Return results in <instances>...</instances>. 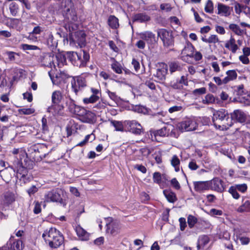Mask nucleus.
<instances>
[{"mask_svg": "<svg viewBox=\"0 0 250 250\" xmlns=\"http://www.w3.org/2000/svg\"><path fill=\"white\" fill-rule=\"evenodd\" d=\"M35 109L33 108H22L19 109V113L24 115H30L34 113Z\"/></svg>", "mask_w": 250, "mask_h": 250, "instance_id": "nucleus-47", "label": "nucleus"}, {"mask_svg": "<svg viewBox=\"0 0 250 250\" xmlns=\"http://www.w3.org/2000/svg\"><path fill=\"white\" fill-rule=\"evenodd\" d=\"M125 123L129 132L136 135H140L143 132L142 125L136 121H126Z\"/></svg>", "mask_w": 250, "mask_h": 250, "instance_id": "nucleus-6", "label": "nucleus"}, {"mask_svg": "<svg viewBox=\"0 0 250 250\" xmlns=\"http://www.w3.org/2000/svg\"><path fill=\"white\" fill-rule=\"evenodd\" d=\"M12 153L14 155L19 154V159L21 160L26 155L25 151L22 148H14L12 151Z\"/></svg>", "mask_w": 250, "mask_h": 250, "instance_id": "nucleus-42", "label": "nucleus"}, {"mask_svg": "<svg viewBox=\"0 0 250 250\" xmlns=\"http://www.w3.org/2000/svg\"><path fill=\"white\" fill-rule=\"evenodd\" d=\"M21 48L24 50H37L38 49V46L33 45H29L27 44H22L21 45Z\"/></svg>", "mask_w": 250, "mask_h": 250, "instance_id": "nucleus-56", "label": "nucleus"}, {"mask_svg": "<svg viewBox=\"0 0 250 250\" xmlns=\"http://www.w3.org/2000/svg\"><path fill=\"white\" fill-rule=\"evenodd\" d=\"M27 169L23 167L22 166H20L19 169H17V174H20L21 176V178H22L23 180L24 181V178L27 175ZM19 176L18 175L17 176Z\"/></svg>", "mask_w": 250, "mask_h": 250, "instance_id": "nucleus-45", "label": "nucleus"}, {"mask_svg": "<svg viewBox=\"0 0 250 250\" xmlns=\"http://www.w3.org/2000/svg\"><path fill=\"white\" fill-rule=\"evenodd\" d=\"M56 62L55 64H57L58 67L61 68L66 63V58L64 55L61 54H58L55 58Z\"/></svg>", "mask_w": 250, "mask_h": 250, "instance_id": "nucleus-31", "label": "nucleus"}, {"mask_svg": "<svg viewBox=\"0 0 250 250\" xmlns=\"http://www.w3.org/2000/svg\"><path fill=\"white\" fill-rule=\"evenodd\" d=\"M153 134L155 138L157 136L164 137L167 134V132L166 127H164L160 129L154 131Z\"/></svg>", "mask_w": 250, "mask_h": 250, "instance_id": "nucleus-44", "label": "nucleus"}, {"mask_svg": "<svg viewBox=\"0 0 250 250\" xmlns=\"http://www.w3.org/2000/svg\"><path fill=\"white\" fill-rule=\"evenodd\" d=\"M7 250H22V242L20 240H15L11 238L4 246Z\"/></svg>", "mask_w": 250, "mask_h": 250, "instance_id": "nucleus-10", "label": "nucleus"}, {"mask_svg": "<svg viewBox=\"0 0 250 250\" xmlns=\"http://www.w3.org/2000/svg\"><path fill=\"white\" fill-rule=\"evenodd\" d=\"M5 54L8 57L9 60L10 61H15L16 59L15 56L16 55H17L16 53L12 51H6Z\"/></svg>", "mask_w": 250, "mask_h": 250, "instance_id": "nucleus-57", "label": "nucleus"}, {"mask_svg": "<svg viewBox=\"0 0 250 250\" xmlns=\"http://www.w3.org/2000/svg\"><path fill=\"white\" fill-rule=\"evenodd\" d=\"M234 187L236 188L237 190H239V191L242 192H245L247 189V185L245 184L236 185Z\"/></svg>", "mask_w": 250, "mask_h": 250, "instance_id": "nucleus-60", "label": "nucleus"}, {"mask_svg": "<svg viewBox=\"0 0 250 250\" xmlns=\"http://www.w3.org/2000/svg\"><path fill=\"white\" fill-rule=\"evenodd\" d=\"M229 28L237 35L241 36L243 34V30L240 29L239 26L236 24H230L229 25Z\"/></svg>", "mask_w": 250, "mask_h": 250, "instance_id": "nucleus-40", "label": "nucleus"}, {"mask_svg": "<svg viewBox=\"0 0 250 250\" xmlns=\"http://www.w3.org/2000/svg\"><path fill=\"white\" fill-rule=\"evenodd\" d=\"M215 102V98L212 94H207L203 100L204 104H209Z\"/></svg>", "mask_w": 250, "mask_h": 250, "instance_id": "nucleus-48", "label": "nucleus"}, {"mask_svg": "<svg viewBox=\"0 0 250 250\" xmlns=\"http://www.w3.org/2000/svg\"><path fill=\"white\" fill-rule=\"evenodd\" d=\"M209 241V239L207 235H201L199 237L198 243H197V249H203Z\"/></svg>", "mask_w": 250, "mask_h": 250, "instance_id": "nucleus-30", "label": "nucleus"}, {"mask_svg": "<svg viewBox=\"0 0 250 250\" xmlns=\"http://www.w3.org/2000/svg\"><path fill=\"white\" fill-rule=\"evenodd\" d=\"M206 92V89L205 87L195 89L193 90V93L194 95H201Z\"/></svg>", "mask_w": 250, "mask_h": 250, "instance_id": "nucleus-64", "label": "nucleus"}, {"mask_svg": "<svg viewBox=\"0 0 250 250\" xmlns=\"http://www.w3.org/2000/svg\"><path fill=\"white\" fill-rule=\"evenodd\" d=\"M62 98V93L60 91H55L53 92L51 96L52 104L60 103Z\"/></svg>", "mask_w": 250, "mask_h": 250, "instance_id": "nucleus-33", "label": "nucleus"}, {"mask_svg": "<svg viewBox=\"0 0 250 250\" xmlns=\"http://www.w3.org/2000/svg\"><path fill=\"white\" fill-rule=\"evenodd\" d=\"M14 171L15 170L12 167L6 168L0 171V175L4 181L8 182L12 178L11 172Z\"/></svg>", "mask_w": 250, "mask_h": 250, "instance_id": "nucleus-26", "label": "nucleus"}, {"mask_svg": "<svg viewBox=\"0 0 250 250\" xmlns=\"http://www.w3.org/2000/svg\"><path fill=\"white\" fill-rule=\"evenodd\" d=\"M49 74L53 84L59 85L62 83H65L66 76L64 73H57L54 77H52L50 73H49Z\"/></svg>", "mask_w": 250, "mask_h": 250, "instance_id": "nucleus-20", "label": "nucleus"}, {"mask_svg": "<svg viewBox=\"0 0 250 250\" xmlns=\"http://www.w3.org/2000/svg\"><path fill=\"white\" fill-rule=\"evenodd\" d=\"M106 93L108 94L109 97L113 101L117 102L119 101V97L116 93L111 92L108 90L106 91Z\"/></svg>", "mask_w": 250, "mask_h": 250, "instance_id": "nucleus-54", "label": "nucleus"}, {"mask_svg": "<svg viewBox=\"0 0 250 250\" xmlns=\"http://www.w3.org/2000/svg\"><path fill=\"white\" fill-rule=\"evenodd\" d=\"M169 70L171 73L182 70V67L176 62H172L169 64Z\"/></svg>", "mask_w": 250, "mask_h": 250, "instance_id": "nucleus-41", "label": "nucleus"}, {"mask_svg": "<svg viewBox=\"0 0 250 250\" xmlns=\"http://www.w3.org/2000/svg\"><path fill=\"white\" fill-rule=\"evenodd\" d=\"M71 85L72 90L77 95L80 91L86 86L85 79L82 77H76L72 81Z\"/></svg>", "mask_w": 250, "mask_h": 250, "instance_id": "nucleus-7", "label": "nucleus"}, {"mask_svg": "<svg viewBox=\"0 0 250 250\" xmlns=\"http://www.w3.org/2000/svg\"><path fill=\"white\" fill-rule=\"evenodd\" d=\"M197 126V123L194 118H186L177 124L178 128L182 132L195 130Z\"/></svg>", "mask_w": 250, "mask_h": 250, "instance_id": "nucleus-4", "label": "nucleus"}, {"mask_svg": "<svg viewBox=\"0 0 250 250\" xmlns=\"http://www.w3.org/2000/svg\"><path fill=\"white\" fill-rule=\"evenodd\" d=\"M83 58H82V66L85 65L89 59V55L85 51H83Z\"/></svg>", "mask_w": 250, "mask_h": 250, "instance_id": "nucleus-51", "label": "nucleus"}, {"mask_svg": "<svg viewBox=\"0 0 250 250\" xmlns=\"http://www.w3.org/2000/svg\"><path fill=\"white\" fill-rule=\"evenodd\" d=\"M82 55L76 52H69L67 53V57L73 65L81 67Z\"/></svg>", "mask_w": 250, "mask_h": 250, "instance_id": "nucleus-13", "label": "nucleus"}, {"mask_svg": "<svg viewBox=\"0 0 250 250\" xmlns=\"http://www.w3.org/2000/svg\"><path fill=\"white\" fill-rule=\"evenodd\" d=\"M239 59L244 64H248L250 63V60L247 56L241 55L239 57Z\"/></svg>", "mask_w": 250, "mask_h": 250, "instance_id": "nucleus-61", "label": "nucleus"}, {"mask_svg": "<svg viewBox=\"0 0 250 250\" xmlns=\"http://www.w3.org/2000/svg\"><path fill=\"white\" fill-rule=\"evenodd\" d=\"M133 20L134 21L144 22L149 21L150 20V18L146 14L139 13L134 16Z\"/></svg>", "mask_w": 250, "mask_h": 250, "instance_id": "nucleus-29", "label": "nucleus"}, {"mask_svg": "<svg viewBox=\"0 0 250 250\" xmlns=\"http://www.w3.org/2000/svg\"><path fill=\"white\" fill-rule=\"evenodd\" d=\"M210 188L213 189L218 191H221L223 190L222 182L219 178H214L209 181Z\"/></svg>", "mask_w": 250, "mask_h": 250, "instance_id": "nucleus-23", "label": "nucleus"}, {"mask_svg": "<svg viewBox=\"0 0 250 250\" xmlns=\"http://www.w3.org/2000/svg\"><path fill=\"white\" fill-rule=\"evenodd\" d=\"M212 120L214 125L216 127L218 125V128L221 130H227L233 124L228 112L224 109L216 111L213 114Z\"/></svg>", "mask_w": 250, "mask_h": 250, "instance_id": "nucleus-2", "label": "nucleus"}, {"mask_svg": "<svg viewBox=\"0 0 250 250\" xmlns=\"http://www.w3.org/2000/svg\"><path fill=\"white\" fill-rule=\"evenodd\" d=\"M232 121V120H235L240 123H244L246 120V114L240 110H235L231 114V118H230Z\"/></svg>", "mask_w": 250, "mask_h": 250, "instance_id": "nucleus-18", "label": "nucleus"}, {"mask_svg": "<svg viewBox=\"0 0 250 250\" xmlns=\"http://www.w3.org/2000/svg\"><path fill=\"white\" fill-rule=\"evenodd\" d=\"M75 231L80 239L86 241L88 239L89 234L83 228L78 225L76 227Z\"/></svg>", "mask_w": 250, "mask_h": 250, "instance_id": "nucleus-25", "label": "nucleus"}, {"mask_svg": "<svg viewBox=\"0 0 250 250\" xmlns=\"http://www.w3.org/2000/svg\"><path fill=\"white\" fill-rule=\"evenodd\" d=\"M61 6L66 28L70 32L76 30L78 27L76 3L73 0H62Z\"/></svg>", "mask_w": 250, "mask_h": 250, "instance_id": "nucleus-1", "label": "nucleus"}, {"mask_svg": "<svg viewBox=\"0 0 250 250\" xmlns=\"http://www.w3.org/2000/svg\"><path fill=\"white\" fill-rule=\"evenodd\" d=\"M112 124L115 128V130L116 131H123L124 130L123 125L121 122L118 121H113L112 122Z\"/></svg>", "mask_w": 250, "mask_h": 250, "instance_id": "nucleus-53", "label": "nucleus"}, {"mask_svg": "<svg viewBox=\"0 0 250 250\" xmlns=\"http://www.w3.org/2000/svg\"><path fill=\"white\" fill-rule=\"evenodd\" d=\"M65 192L61 189H57L46 192L44 196V202H58L63 206L66 205L65 201L63 199Z\"/></svg>", "mask_w": 250, "mask_h": 250, "instance_id": "nucleus-3", "label": "nucleus"}, {"mask_svg": "<svg viewBox=\"0 0 250 250\" xmlns=\"http://www.w3.org/2000/svg\"><path fill=\"white\" fill-rule=\"evenodd\" d=\"M237 189L234 186H231L229 189V192L231 194L232 197L235 199H238L240 195L237 191Z\"/></svg>", "mask_w": 250, "mask_h": 250, "instance_id": "nucleus-49", "label": "nucleus"}, {"mask_svg": "<svg viewBox=\"0 0 250 250\" xmlns=\"http://www.w3.org/2000/svg\"><path fill=\"white\" fill-rule=\"evenodd\" d=\"M194 186L195 190L199 192L210 189L209 181L195 182Z\"/></svg>", "mask_w": 250, "mask_h": 250, "instance_id": "nucleus-19", "label": "nucleus"}, {"mask_svg": "<svg viewBox=\"0 0 250 250\" xmlns=\"http://www.w3.org/2000/svg\"><path fill=\"white\" fill-rule=\"evenodd\" d=\"M107 23L110 28L113 29H117L119 27V20L114 15L109 16Z\"/></svg>", "mask_w": 250, "mask_h": 250, "instance_id": "nucleus-28", "label": "nucleus"}, {"mask_svg": "<svg viewBox=\"0 0 250 250\" xmlns=\"http://www.w3.org/2000/svg\"><path fill=\"white\" fill-rule=\"evenodd\" d=\"M237 211L240 213L250 211V202L249 201H246L241 206L238 208Z\"/></svg>", "mask_w": 250, "mask_h": 250, "instance_id": "nucleus-38", "label": "nucleus"}, {"mask_svg": "<svg viewBox=\"0 0 250 250\" xmlns=\"http://www.w3.org/2000/svg\"><path fill=\"white\" fill-rule=\"evenodd\" d=\"M226 74L229 78V80L233 81L237 78V74L234 70H228L226 72Z\"/></svg>", "mask_w": 250, "mask_h": 250, "instance_id": "nucleus-52", "label": "nucleus"}, {"mask_svg": "<svg viewBox=\"0 0 250 250\" xmlns=\"http://www.w3.org/2000/svg\"><path fill=\"white\" fill-rule=\"evenodd\" d=\"M50 241L52 243L49 242L48 243L49 247L51 248H57L62 244L63 241V238L60 232L57 230L55 232V234H54L52 237Z\"/></svg>", "mask_w": 250, "mask_h": 250, "instance_id": "nucleus-9", "label": "nucleus"}, {"mask_svg": "<svg viewBox=\"0 0 250 250\" xmlns=\"http://www.w3.org/2000/svg\"><path fill=\"white\" fill-rule=\"evenodd\" d=\"M194 49L195 48L194 46L191 44H188L182 50L181 54L192 57L193 56Z\"/></svg>", "mask_w": 250, "mask_h": 250, "instance_id": "nucleus-35", "label": "nucleus"}, {"mask_svg": "<svg viewBox=\"0 0 250 250\" xmlns=\"http://www.w3.org/2000/svg\"><path fill=\"white\" fill-rule=\"evenodd\" d=\"M171 185L176 189H179L181 188L180 185L177 180L174 178L170 181Z\"/></svg>", "mask_w": 250, "mask_h": 250, "instance_id": "nucleus-58", "label": "nucleus"}, {"mask_svg": "<svg viewBox=\"0 0 250 250\" xmlns=\"http://www.w3.org/2000/svg\"><path fill=\"white\" fill-rule=\"evenodd\" d=\"M168 67L167 64L162 63L160 64L159 68L157 69L155 76L158 80L163 81L165 80L166 76L167 73Z\"/></svg>", "mask_w": 250, "mask_h": 250, "instance_id": "nucleus-15", "label": "nucleus"}, {"mask_svg": "<svg viewBox=\"0 0 250 250\" xmlns=\"http://www.w3.org/2000/svg\"><path fill=\"white\" fill-rule=\"evenodd\" d=\"M78 116H81L83 122L87 123H93L96 120V116L95 114L90 111H87L84 109V112H83L82 114H78Z\"/></svg>", "mask_w": 250, "mask_h": 250, "instance_id": "nucleus-17", "label": "nucleus"}, {"mask_svg": "<svg viewBox=\"0 0 250 250\" xmlns=\"http://www.w3.org/2000/svg\"><path fill=\"white\" fill-rule=\"evenodd\" d=\"M153 180L155 183L159 184L161 181V175L159 172H156L153 173Z\"/></svg>", "mask_w": 250, "mask_h": 250, "instance_id": "nucleus-59", "label": "nucleus"}, {"mask_svg": "<svg viewBox=\"0 0 250 250\" xmlns=\"http://www.w3.org/2000/svg\"><path fill=\"white\" fill-rule=\"evenodd\" d=\"M179 221L180 223V227L181 230H182V231L184 230L186 227H187L186 219L184 218H180L179 219Z\"/></svg>", "mask_w": 250, "mask_h": 250, "instance_id": "nucleus-62", "label": "nucleus"}, {"mask_svg": "<svg viewBox=\"0 0 250 250\" xmlns=\"http://www.w3.org/2000/svg\"><path fill=\"white\" fill-rule=\"evenodd\" d=\"M205 10L206 12L211 13L213 12V4L212 2L210 0H208L206 3L205 7Z\"/></svg>", "mask_w": 250, "mask_h": 250, "instance_id": "nucleus-50", "label": "nucleus"}, {"mask_svg": "<svg viewBox=\"0 0 250 250\" xmlns=\"http://www.w3.org/2000/svg\"><path fill=\"white\" fill-rule=\"evenodd\" d=\"M64 106L60 103L52 104L47 108V111L54 116L62 115L63 113Z\"/></svg>", "mask_w": 250, "mask_h": 250, "instance_id": "nucleus-14", "label": "nucleus"}, {"mask_svg": "<svg viewBox=\"0 0 250 250\" xmlns=\"http://www.w3.org/2000/svg\"><path fill=\"white\" fill-rule=\"evenodd\" d=\"M66 104L69 111L72 114L78 115V114H82L83 112H84V108L77 105L74 101L71 99H69L66 102Z\"/></svg>", "mask_w": 250, "mask_h": 250, "instance_id": "nucleus-8", "label": "nucleus"}, {"mask_svg": "<svg viewBox=\"0 0 250 250\" xmlns=\"http://www.w3.org/2000/svg\"><path fill=\"white\" fill-rule=\"evenodd\" d=\"M6 111H8V109L3 107L0 108V121L3 123L8 122L10 117L9 115L6 114Z\"/></svg>", "mask_w": 250, "mask_h": 250, "instance_id": "nucleus-39", "label": "nucleus"}, {"mask_svg": "<svg viewBox=\"0 0 250 250\" xmlns=\"http://www.w3.org/2000/svg\"><path fill=\"white\" fill-rule=\"evenodd\" d=\"M92 95L89 98H84L83 101L85 104H92L97 102L100 99V92L98 89L91 88Z\"/></svg>", "mask_w": 250, "mask_h": 250, "instance_id": "nucleus-12", "label": "nucleus"}, {"mask_svg": "<svg viewBox=\"0 0 250 250\" xmlns=\"http://www.w3.org/2000/svg\"><path fill=\"white\" fill-rule=\"evenodd\" d=\"M158 38H160L165 46H169L173 42L171 32L166 29H159L157 31Z\"/></svg>", "mask_w": 250, "mask_h": 250, "instance_id": "nucleus-5", "label": "nucleus"}, {"mask_svg": "<svg viewBox=\"0 0 250 250\" xmlns=\"http://www.w3.org/2000/svg\"><path fill=\"white\" fill-rule=\"evenodd\" d=\"M140 38L145 41L147 43H152L155 41V35L152 32L146 31L141 32L139 34Z\"/></svg>", "mask_w": 250, "mask_h": 250, "instance_id": "nucleus-16", "label": "nucleus"}, {"mask_svg": "<svg viewBox=\"0 0 250 250\" xmlns=\"http://www.w3.org/2000/svg\"><path fill=\"white\" fill-rule=\"evenodd\" d=\"M197 218L193 215H189L188 217V223L190 228H192L197 223Z\"/></svg>", "mask_w": 250, "mask_h": 250, "instance_id": "nucleus-46", "label": "nucleus"}, {"mask_svg": "<svg viewBox=\"0 0 250 250\" xmlns=\"http://www.w3.org/2000/svg\"><path fill=\"white\" fill-rule=\"evenodd\" d=\"M218 42H219V39L216 35H212L208 38L207 43H215Z\"/></svg>", "mask_w": 250, "mask_h": 250, "instance_id": "nucleus-55", "label": "nucleus"}, {"mask_svg": "<svg viewBox=\"0 0 250 250\" xmlns=\"http://www.w3.org/2000/svg\"><path fill=\"white\" fill-rule=\"evenodd\" d=\"M170 163L176 172L180 170V161L177 155H174L172 157Z\"/></svg>", "mask_w": 250, "mask_h": 250, "instance_id": "nucleus-36", "label": "nucleus"}, {"mask_svg": "<svg viewBox=\"0 0 250 250\" xmlns=\"http://www.w3.org/2000/svg\"><path fill=\"white\" fill-rule=\"evenodd\" d=\"M160 8L162 10H164L166 12L170 11L172 9L170 5L168 3L161 4L160 5Z\"/></svg>", "mask_w": 250, "mask_h": 250, "instance_id": "nucleus-63", "label": "nucleus"}, {"mask_svg": "<svg viewBox=\"0 0 250 250\" xmlns=\"http://www.w3.org/2000/svg\"><path fill=\"white\" fill-rule=\"evenodd\" d=\"M15 200V196L13 193L7 192L5 194L3 199L4 204L9 205L13 203Z\"/></svg>", "mask_w": 250, "mask_h": 250, "instance_id": "nucleus-34", "label": "nucleus"}, {"mask_svg": "<svg viewBox=\"0 0 250 250\" xmlns=\"http://www.w3.org/2000/svg\"><path fill=\"white\" fill-rule=\"evenodd\" d=\"M111 68L116 73L121 74L122 73V67L121 64L116 61H114L112 63Z\"/></svg>", "mask_w": 250, "mask_h": 250, "instance_id": "nucleus-43", "label": "nucleus"}, {"mask_svg": "<svg viewBox=\"0 0 250 250\" xmlns=\"http://www.w3.org/2000/svg\"><path fill=\"white\" fill-rule=\"evenodd\" d=\"M57 230V229L56 228H51L48 230L46 229L44 231L42 234V237L46 244H48L49 242L52 243L50 240L53 235L55 234V232Z\"/></svg>", "mask_w": 250, "mask_h": 250, "instance_id": "nucleus-24", "label": "nucleus"}, {"mask_svg": "<svg viewBox=\"0 0 250 250\" xmlns=\"http://www.w3.org/2000/svg\"><path fill=\"white\" fill-rule=\"evenodd\" d=\"M41 62L42 65L50 68L56 67L54 62V57L51 54H45L42 57Z\"/></svg>", "mask_w": 250, "mask_h": 250, "instance_id": "nucleus-11", "label": "nucleus"}, {"mask_svg": "<svg viewBox=\"0 0 250 250\" xmlns=\"http://www.w3.org/2000/svg\"><path fill=\"white\" fill-rule=\"evenodd\" d=\"M225 46L233 54L235 53L239 49L238 45L236 43L235 40L232 36H231L229 40L227 41Z\"/></svg>", "mask_w": 250, "mask_h": 250, "instance_id": "nucleus-21", "label": "nucleus"}, {"mask_svg": "<svg viewBox=\"0 0 250 250\" xmlns=\"http://www.w3.org/2000/svg\"><path fill=\"white\" fill-rule=\"evenodd\" d=\"M9 9L13 16H16L19 11V6L15 2H12L9 4Z\"/></svg>", "mask_w": 250, "mask_h": 250, "instance_id": "nucleus-37", "label": "nucleus"}, {"mask_svg": "<svg viewBox=\"0 0 250 250\" xmlns=\"http://www.w3.org/2000/svg\"><path fill=\"white\" fill-rule=\"evenodd\" d=\"M163 193L167 201L170 203H174L176 201L175 194L169 190H164Z\"/></svg>", "mask_w": 250, "mask_h": 250, "instance_id": "nucleus-32", "label": "nucleus"}, {"mask_svg": "<svg viewBox=\"0 0 250 250\" xmlns=\"http://www.w3.org/2000/svg\"><path fill=\"white\" fill-rule=\"evenodd\" d=\"M46 149V146L43 144H37L30 147V150L31 151H34L35 152H38L39 154H41L40 157H41L42 156L44 157L45 156L46 153H44L43 151Z\"/></svg>", "mask_w": 250, "mask_h": 250, "instance_id": "nucleus-27", "label": "nucleus"}, {"mask_svg": "<svg viewBox=\"0 0 250 250\" xmlns=\"http://www.w3.org/2000/svg\"><path fill=\"white\" fill-rule=\"evenodd\" d=\"M217 14L222 16L228 17L230 14V8L229 6L219 3L217 5Z\"/></svg>", "mask_w": 250, "mask_h": 250, "instance_id": "nucleus-22", "label": "nucleus"}]
</instances>
